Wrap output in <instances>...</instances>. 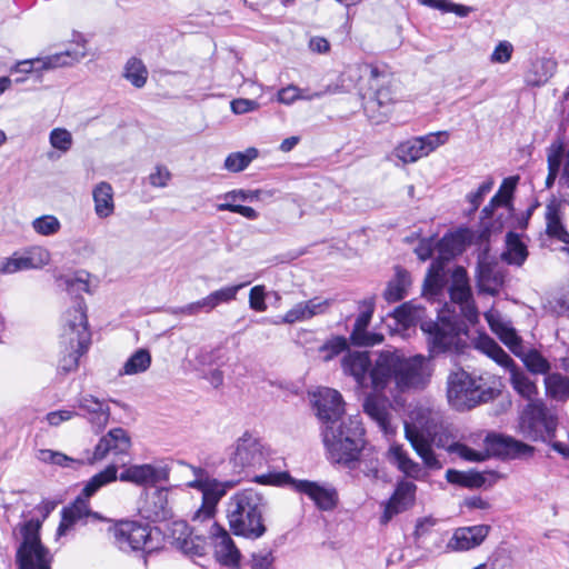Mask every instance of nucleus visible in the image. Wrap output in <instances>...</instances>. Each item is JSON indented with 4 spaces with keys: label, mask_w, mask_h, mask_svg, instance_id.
<instances>
[{
    "label": "nucleus",
    "mask_w": 569,
    "mask_h": 569,
    "mask_svg": "<svg viewBox=\"0 0 569 569\" xmlns=\"http://www.w3.org/2000/svg\"><path fill=\"white\" fill-rule=\"evenodd\" d=\"M253 481L264 486H288L295 491L306 495L318 509L333 510L339 502L337 489L329 483L293 479L287 471H270L253 477Z\"/></svg>",
    "instance_id": "1a4fd4ad"
},
{
    "label": "nucleus",
    "mask_w": 569,
    "mask_h": 569,
    "mask_svg": "<svg viewBox=\"0 0 569 569\" xmlns=\"http://www.w3.org/2000/svg\"><path fill=\"white\" fill-rule=\"evenodd\" d=\"M342 370L346 375L353 377L361 388L371 387L375 391H382V386L376 385L375 371L377 358L371 359L368 351H349L342 358Z\"/></svg>",
    "instance_id": "a211bd4d"
},
{
    "label": "nucleus",
    "mask_w": 569,
    "mask_h": 569,
    "mask_svg": "<svg viewBox=\"0 0 569 569\" xmlns=\"http://www.w3.org/2000/svg\"><path fill=\"white\" fill-rule=\"evenodd\" d=\"M411 286L410 273L400 268H396L395 277L388 282L387 288L383 292V297L388 302H397L402 300Z\"/></svg>",
    "instance_id": "72a5a7b5"
},
{
    "label": "nucleus",
    "mask_w": 569,
    "mask_h": 569,
    "mask_svg": "<svg viewBox=\"0 0 569 569\" xmlns=\"http://www.w3.org/2000/svg\"><path fill=\"white\" fill-rule=\"evenodd\" d=\"M432 369L426 357H405L399 350H385L377 356L376 385L386 389L393 381L399 391L423 389L430 381Z\"/></svg>",
    "instance_id": "39448f33"
},
{
    "label": "nucleus",
    "mask_w": 569,
    "mask_h": 569,
    "mask_svg": "<svg viewBox=\"0 0 569 569\" xmlns=\"http://www.w3.org/2000/svg\"><path fill=\"white\" fill-rule=\"evenodd\" d=\"M442 259L443 258L441 257V259L435 260L429 268L428 276L426 279V284L429 288H439L440 287V282H441V278H442V269H443Z\"/></svg>",
    "instance_id": "680f3d73"
},
{
    "label": "nucleus",
    "mask_w": 569,
    "mask_h": 569,
    "mask_svg": "<svg viewBox=\"0 0 569 569\" xmlns=\"http://www.w3.org/2000/svg\"><path fill=\"white\" fill-rule=\"evenodd\" d=\"M485 318L490 329L523 362L529 372L533 375H549L551 365L548 359L536 348L526 346L509 322L502 320L498 313L493 312H487Z\"/></svg>",
    "instance_id": "6e6552de"
},
{
    "label": "nucleus",
    "mask_w": 569,
    "mask_h": 569,
    "mask_svg": "<svg viewBox=\"0 0 569 569\" xmlns=\"http://www.w3.org/2000/svg\"><path fill=\"white\" fill-rule=\"evenodd\" d=\"M476 347L509 372L511 386L521 397L531 400L538 395L536 383L492 338L479 337Z\"/></svg>",
    "instance_id": "f8f14e48"
},
{
    "label": "nucleus",
    "mask_w": 569,
    "mask_h": 569,
    "mask_svg": "<svg viewBox=\"0 0 569 569\" xmlns=\"http://www.w3.org/2000/svg\"><path fill=\"white\" fill-rule=\"evenodd\" d=\"M463 234L460 232L445 236L439 242L438 248L445 260L450 259L463 250Z\"/></svg>",
    "instance_id": "09e8293b"
},
{
    "label": "nucleus",
    "mask_w": 569,
    "mask_h": 569,
    "mask_svg": "<svg viewBox=\"0 0 569 569\" xmlns=\"http://www.w3.org/2000/svg\"><path fill=\"white\" fill-rule=\"evenodd\" d=\"M50 254L48 250L41 247H33L26 252L6 259L1 271L4 273H14L21 270L40 269L49 263Z\"/></svg>",
    "instance_id": "b1692460"
},
{
    "label": "nucleus",
    "mask_w": 569,
    "mask_h": 569,
    "mask_svg": "<svg viewBox=\"0 0 569 569\" xmlns=\"http://www.w3.org/2000/svg\"><path fill=\"white\" fill-rule=\"evenodd\" d=\"M169 470L161 463L133 465L119 476L121 481L132 482L138 486H153L166 481Z\"/></svg>",
    "instance_id": "4be33fe9"
},
{
    "label": "nucleus",
    "mask_w": 569,
    "mask_h": 569,
    "mask_svg": "<svg viewBox=\"0 0 569 569\" xmlns=\"http://www.w3.org/2000/svg\"><path fill=\"white\" fill-rule=\"evenodd\" d=\"M149 183L156 188H164L171 179L170 171L163 166H157L154 172L149 174Z\"/></svg>",
    "instance_id": "0e129e2a"
},
{
    "label": "nucleus",
    "mask_w": 569,
    "mask_h": 569,
    "mask_svg": "<svg viewBox=\"0 0 569 569\" xmlns=\"http://www.w3.org/2000/svg\"><path fill=\"white\" fill-rule=\"evenodd\" d=\"M447 398L457 410L463 411L487 401V392L481 390L477 379L465 370L451 372L447 380Z\"/></svg>",
    "instance_id": "4468645a"
},
{
    "label": "nucleus",
    "mask_w": 569,
    "mask_h": 569,
    "mask_svg": "<svg viewBox=\"0 0 569 569\" xmlns=\"http://www.w3.org/2000/svg\"><path fill=\"white\" fill-rule=\"evenodd\" d=\"M37 458L43 463H51L62 468L78 469L84 465V461L81 459H76L64 455L63 452L50 449H40L37 452Z\"/></svg>",
    "instance_id": "a19ab883"
},
{
    "label": "nucleus",
    "mask_w": 569,
    "mask_h": 569,
    "mask_svg": "<svg viewBox=\"0 0 569 569\" xmlns=\"http://www.w3.org/2000/svg\"><path fill=\"white\" fill-rule=\"evenodd\" d=\"M546 393L549 398L563 401L569 398V377L558 372L545 377Z\"/></svg>",
    "instance_id": "58836bf2"
},
{
    "label": "nucleus",
    "mask_w": 569,
    "mask_h": 569,
    "mask_svg": "<svg viewBox=\"0 0 569 569\" xmlns=\"http://www.w3.org/2000/svg\"><path fill=\"white\" fill-rule=\"evenodd\" d=\"M348 348V343L346 338L343 337H335L329 340L327 343L320 347V352H323V360L329 361L335 356L339 355L343 350Z\"/></svg>",
    "instance_id": "5fc2aeb1"
},
{
    "label": "nucleus",
    "mask_w": 569,
    "mask_h": 569,
    "mask_svg": "<svg viewBox=\"0 0 569 569\" xmlns=\"http://www.w3.org/2000/svg\"><path fill=\"white\" fill-rule=\"evenodd\" d=\"M78 413L74 410L63 409L51 411L47 415L46 419L50 426L57 427L63 421H68L76 417Z\"/></svg>",
    "instance_id": "338daca9"
},
{
    "label": "nucleus",
    "mask_w": 569,
    "mask_h": 569,
    "mask_svg": "<svg viewBox=\"0 0 569 569\" xmlns=\"http://www.w3.org/2000/svg\"><path fill=\"white\" fill-rule=\"evenodd\" d=\"M362 407L365 413L377 422L383 433L393 432L387 398L370 393L365 398Z\"/></svg>",
    "instance_id": "473e14b6"
},
{
    "label": "nucleus",
    "mask_w": 569,
    "mask_h": 569,
    "mask_svg": "<svg viewBox=\"0 0 569 569\" xmlns=\"http://www.w3.org/2000/svg\"><path fill=\"white\" fill-rule=\"evenodd\" d=\"M49 141L52 148L66 153L72 147V136L63 128H54L49 136Z\"/></svg>",
    "instance_id": "3c124183"
},
{
    "label": "nucleus",
    "mask_w": 569,
    "mask_h": 569,
    "mask_svg": "<svg viewBox=\"0 0 569 569\" xmlns=\"http://www.w3.org/2000/svg\"><path fill=\"white\" fill-rule=\"evenodd\" d=\"M395 154L405 163L416 162L417 160L426 157L419 137L401 142L395 149Z\"/></svg>",
    "instance_id": "79ce46f5"
},
{
    "label": "nucleus",
    "mask_w": 569,
    "mask_h": 569,
    "mask_svg": "<svg viewBox=\"0 0 569 569\" xmlns=\"http://www.w3.org/2000/svg\"><path fill=\"white\" fill-rule=\"evenodd\" d=\"M546 223L548 236L569 243V232L565 229L560 218V203L555 199L547 204Z\"/></svg>",
    "instance_id": "f704fd0d"
},
{
    "label": "nucleus",
    "mask_w": 569,
    "mask_h": 569,
    "mask_svg": "<svg viewBox=\"0 0 569 569\" xmlns=\"http://www.w3.org/2000/svg\"><path fill=\"white\" fill-rule=\"evenodd\" d=\"M151 365V355L149 350L140 348L136 350L123 363L119 376L139 375L149 369Z\"/></svg>",
    "instance_id": "ea45409f"
},
{
    "label": "nucleus",
    "mask_w": 569,
    "mask_h": 569,
    "mask_svg": "<svg viewBox=\"0 0 569 569\" xmlns=\"http://www.w3.org/2000/svg\"><path fill=\"white\" fill-rule=\"evenodd\" d=\"M349 71L366 77L370 89L373 91V97L365 104L368 117L376 123L386 121L389 107L396 102L391 74L369 63H358L350 67Z\"/></svg>",
    "instance_id": "0eeeda50"
},
{
    "label": "nucleus",
    "mask_w": 569,
    "mask_h": 569,
    "mask_svg": "<svg viewBox=\"0 0 569 569\" xmlns=\"http://www.w3.org/2000/svg\"><path fill=\"white\" fill-rule=\"evenodd\" d=\"M83 521H108L107 518L90 509L89 498L79 495L76 500L62 510V520L58 527L57 535L62 536L74 523Z\"/></svg>",
    "instance_id": "412c9836"
},
{
    "label": "nucleus",
    "mask_w": 569,
    "mask_h": 569,
    "mask_svg": "<svg viewBox=\"0 0 569 569\" xmlns=\"http://www.w3.org/2000/svg\"><path fill=\"white\" fill-rule=\"evenodd\" d=\"M259 103L256 100L239 98L231 102V109L237 114H243L258 109Z\"/></svg>",
    "instance_id": "774afa93"
},
{
    "label": "nucleus",
    "mask_w": 569,
    "mask_h": 569,
    "mask_svg": "<svg viewBox=\"0 0 569 569\" xmlns=\"http://www.w3.org/2000/svg\"><path fill=\"white\" fill-rule=\"evenodd\" d=\"M123 77L136 88H142L148 79V70L138 58H130L123 71Z\"/></svg>",
    "instance_id": "a18cd8bd"
},
{
    "label": "nucleus",
    "mask_w": 569,
    "mask_h": 569,
    "mask_svg": "<svg viewBox=\"0 0 569 569\" xmlns=\"http://www.w3.org/2000/svg\"><path fill=\"white\" fill-rule=\"evenodd\" d=\"M448 131L431 132L426 136L419 137L426 156L435 151L438 147L445 144L448 141Z\"/></svg>",
    "instance_id": "603ef678"
},
{
    "label": "nucleus",
    "mask_w": 569,
    "mask_h": 569,
    "mask_svg": "<svg viewBox=\"0 0 569 569\" xmlns=\"http://www.w3.org/2000/svg\"><path fill=\"white\" fill-rule=\"evenodd\" d=\"M392 316L405 329L420 323L432 355L451 350L459 352L466 343L463 337L468 335V325L458 316H441L438 321H426L425 308L411 301L396 308Z\"/></svg>",
    "instance_id": "20e7f679"
},
{
    "label": "nucleus",
    "mask_w": 569,
    "mask_h": 569,
    "mask_svg": "<svg viewBox=\"0 0 569 569\" xmlns=\"http://www.w3.org/2000/svg\"><path fill=\"white\" fill-rule=\"evenodd\" d=\"M63 349V356L60 358L58 363L59 372L67 375L74 370H77L79 366V358L88 350V349H78L71 345H61Z\"/></svg>",
    "instance_id": "de8ad7c7"
},
{
    "label": "nucleus",
    "mask_w": 569,
    "mask_h": 569,
    "mask_svg": "<svg viewBox=\"0 0 569 569\" xmlns=\"http://www.w3.org/2000/svg\"><path fill=\"white\" fill-rule=\"evenodd\" d=\"M515 186H516V179H512V178L505 179L500 189L498 190V192L491 198L489 204L482 209L481 221H482V224H483L486 231H490L487 226L486 219L490 218V216L492 214L493 210L497 207L509 204L511 193L515 189Z\"/></svg>",
    "instance_id": "4c0bfd02"
},
{
    "label": "nucleus",
    "mask_w": 569,
    "mask_h": 569,
    "mask_svg": "<svg viewBox=\"0 0 569 569\" xmlns=\"http://www.w3.org/2000/svg\"><path fill=\"white\" fill-rule=\"evenodd\" d=\"M194 475L196 479L190 481L189 486L201 491L202 505L194 512L192 521L200 523L211 521L209 538L213 545L217 561L232 569L238 568L241 559L239 549L229 532L213 521L218 502L236 483L233 481L220 482L217 479L209 478L200 468L194 469Z\"/></svg>",
    "instance_id": "7ed1b4c3"
},
{
    "label": "nucleus",
    "mask_w": 569,
    "mask_h": 569,
    "mask_svg": "<svg viewBox=\"0 0 569 569\" xmlns=\"http://www.w3.org/2000/svg\"><path fill=\"white\" fill-rule=\"evenodd\" d=\"M31 224L36 233L46 237L53 236L61 229L59 219L52 214H43L38 217L32 221Z\"/></svg>",
    "instance_id": "8fccbe9b"
},
{
    "label": "nucleus",
    "mask_w": 569,
    "mask_h": 569,
    "mask_svg": "<svg viewBox=\"0 0 569 569\" xmlns=\"http://www.w3.org/2000/svg\"><path fill=\"white\" fill-rule=\"evenodd\" d=\"M86 56V47L83 43H77L74 49H68L62 52L46 57H37L17 61L10 68V74L14 73H41L42 71L54 70L57 68L71 66Z\"/></svg>",
    "instance_id": "f3484780"
},
{
    "label": "nucleus",
    "mask_w": 569,
    "mask_h": 569,
    "mask_svg": "<svg viewBox=\"0 0 569 569\" xmlns=\"http://www.w3.org/2000/svg\"><path fill=\"white\" fill-rule=\"evenodd\" d=\"M513 52V47L509 41H500L490 56L493 63H507L510 61Z\"/></svg>",
    "instance_id": "6e6d98bb"
},
{
    "label": "nucleus",
    "mask_w": 569,
    "mask_h": 569,
    "mask_svg": "<svg viewBox=\"0 0 569 569\" xmlns=\"http://www.w3.org/2000/svg\"><path fill=\"white\" fill-rule=\"evenodd\" d=\"M77 408L82 416L98 430L103 429L110 419V408L104 400L90 393H81L76 399Z\"/></svg>",
    "instance_id": "393cba45"
},
{
    "label": "nucleus",
    "mask_w": 569,
    "mask_h": 569,
    "mask_svg": "<svg viewBox=\"0 0 569 569\" xmlns=\"http://www.w3.org/2000/svg\"><path fill=\"white\" fill-rule=\"evenodd\" d=\"M227 458L234 473L249 475L267 463L268 449L258 437L246 431L228 447Z\"/></svg>",
    "instance_id": "9b49d317"
},
{
    "label": "nucleus",
    "mask_w": 569,
    "mask_h": 569,
    "mask_svg": "<svg viewBox=\"0 0 569 569\" xmlns=\"http://www.w3.org/2000/svg\"><path fill=\"white\" fill-rule=\"evenodd\" d=\"M249 305L250 308L262 312L267 310V305L264 302V287L256 286L250 290L249 293Z\"/></svg>",
    "instance_id": "e2e57ef3"
},
{
    "label": "nucleus",
    "mask_w": 569,
    "mask_h": 569,
    "mask_svg": "<svg viewBox=\"0 0 569 569\" xmlns=\"http://www.w3.org/2000/svg\"><path fill=\"white\" fill-rule=\"evenodd\" d=\"M247 283H240L234 286L223 287L219 290H216L204 297V305L207 310L210 312L214 308H217L221 303H228L236 299L237 293L240 289H242Z\"/></svg>",
    "instance_id": "c03bdc74"
},
{
    "label": "nucleus",
    "mask_w": 569,
    "mask_h": 569,
    "mask_svg": "<svg viewBox=\"0 0 569 569\" xmlns=\"http://www.w3.org/2000/svg\"><path fill=\"white\" fill-rule=\"evenodd\" d=\"M528 257L527 246L520 240L519 236L508 232L506 236V250L501 253V259L508 264L520 267Z\"/></svg>",
    "instance_id": "e433bc0d"
},
{
    "label": "nucleus",
    "mask_w": 569,
    "mask_h": 569,
    "mask_svg": "<svg viewBox=\"0 0 569 569\" xmlns=\"http://www.w3.org/2000/svg\"><path fill=\"white\" fill-rule=\"evenodd\" d=\"M489 531L490 527L487 525L458 528L453 532L449 547L457 551L472 549L486 539Z\"/></svg>",
    "instance_id": "2f4dec72"
},
{
    "label": "nucleus",
    "mask_w": 569,
    "mask_h": 569,
    "mask_svg": "<svg viewBox=\"0 0 569 569\" xmlns=\"http://www.w3.org/2000/svg\"><path fill=\"white\" fill-rule=\"evenodd\" d=\"M200 312L208 313L207 307L204 305V299H200L198 301L188 303L182 307H176L170 309V313L178 316V315H186V316H196Z\"/></svg>",
    "instance_id": "bf43d9fd"
},
{
    "label": "nucleus",
    "mask_w": 569,
    "mask_h": 569,
    "mask_svg": "<svg viewBox=\"0 0 569 569\" xmlns=\"http://www.w3.org/2000/svg\"><path fill=\"white\" fill-rule=\"evenodd\" d=\"M493 187V181L491 179L485 181L480 184L476 192H471L467 196L468 201L471 203V212H475L479 206L481 204L485 196L490 192Z\"/></svg>",
    "instance_id": "4d7b16f0"
},
{
    "label": "nucleus",
    "mask_w": 569,
    "mask_h": 569,
    "mask_svg": "<svg viewBox=\"0 0 569 569\" xmlns=\"http://www.w3.org/2000/svg\"><path fill=\"white\" fill-rule=\"evenodd\" d=\"M196 528H190L186 521H174L170 527L172 545L184 555L194 558L206 555L207 539L203 535L197 533Z\"/></svg>",
    "instance_id": "6ab92c4d"
},
{
    "label": "nucleus",
    "mask_w": 569,
    "mask_h": 569,
    "mask_svg": "<svg viewBox=\"0 0 569 569\" xmlns=\"http://www.w3.org/2000/svg\"><path fill=\"white\" fill-rule=\"evenodd\" d=\"M446 479L450 483H458V485H463V486H472V485L480 486L483 480L482 476L477 473L473 477V480L469 481V480H467V476L463 472H460V471H457L453 469L447 470Z\"/></svg>",
    "instance_id": "052dcab7"
},
{
    "label": "nucleus",
    "mask_w": 569,
    "mask_h": 569,
    "mask_svg": "<svg viewBox=\"0 0 569 569\" xmlns=\"http://www.w3.org/2000/svg\"><path fill=\"white\" fill-rule=\"evenodd\" d=\"M267 501L253 489L238 491L230 497L227 508L229 527L236 536L259 539L266 531L263 515Z\"/></svg>",
    "instance_id": "423d86ee"
},
{
    "label": "nucleus",
    "mask_w": 569,
    "mask_h": 569,
    "mask_svg": "<svg viewBox=\"0 0 569 569\" xmlns=\"http://www.w3.org/2000/svg\"><path fill=\"white\" fill-rule=\"evenodd\" d=\"M90 341L86 303L82 298H78L74 306L62 316L60 345H71L81 350L88 349Z\"/></svg>",
    "instance_id": "2eb2a0df"
},
{
    "label": "nucleus",
    "mask_w": 569,
    "mask_h": 569,
    "mask_svg": "<svg viewBox=\"0 0 569 569\" xmlns=\"http://www.w3.org/2000/svg\"><path fill=\"white\" fill-rule=\"evenodd\" d=\"M217 209L219 211L236 212V213H239V214H241L244 218L250 219V220H254V219L258 218V212L253 208L247 207V206H242V204L224 202V203H219L217 206Z\"/></svg>",
    "instance_id": "13d9d810"
},
{
    "label": "nucleus",
    "mask_w": 569,
    "mask_h": 569,
    "mask_svg": "<svg viewBox=\"0 0 569 569\" xmlns=\"http://www.w3.org/2000/svg\"><path fill=\"white\" fill-rule=\"evenodd\" d=\"M109 532L112 533L113 543L121 551H141L144 565L152 555L160 551V548L153 545L152 529L148 525L121 521L111 527Z\"/></svg>",
    "instance_id": "ddd939ff"
},
{
    "label": "nucleus",
    "mask_w": 569,
    "mask_h": 569,
    "mask_svg": "<svg viewBox=\"0 0 569 569\" xmlns=\"http://www.w3.org/2000/svg\"><path fill=\"white\" fill-rule=\"evenodd\" d=\"M94 211L99 218H108L114 211L113 190L110 183H98L92 192Z\"/></svg>",
    "instance_id": "c9c22d12"
},
{
    "label": "nucleus",
    "mask_w": 569,
    "mask_h": 569,
    "mask_svg": "<svg viewBox=\"0 0 569 569\" xmlns=\"http://www.w3.org/2000/svg\"><path fill=\"white\" fill-rule=\"evenodd\" d=\"M417 486L407 480L398 482L397 488L389 499L385 512L382 515V522H388L395 515L407 510L413 505L416 498Z\"/></svg>",
    "instance_id": "cd10ccee"
},
{
    "label": "nucleus",
    "mask_w": 569,
    "mask_h": 569,
    "mask_svg": "<svg viewBox=\"0 0 569 569\" xmlns=\"http://www.w3.org/2000/svg\"><path fill=\"white\" fill-rule=\"evenodd\" d=\"M130 447L131 439L124 429H111L106 436H103L99 440L94 448L93 458L89 459V462L91 463L93 460H102L108 455H127Z\"/></svg>",
    "instance_id": "5701e85b"
},
{
    "label": "nucleus",
    "mask_w": 569,
    "mask_h": 569,
    "mask_svg": "<svg viewBox=\"0 0 569 569\" xmlns=\"http://www.w3.org/2000/svg\"><path fill=\"white\" fill-rule=\"evenodd\" d=\"M317 417L326 425L323 443L333 462L355 469L365 447V429L359 416L343 418L345 402L335 389L320 388L313 393Z\"/></svg>",
    "instance_id": "f257e3e1"
},
{
    "label": "nucleus",
    "mask_w": 569,
    "mask_h": 569,
    "mask_svg": "<svg viewBox=\"0 0 569 569\" xmlns=\"http://www.w3.org/2000/svg\"><path fill=\"white\" fill-rule=\"evenodd\" d=\"M258 153L256 148H248L244 152H232L224 160V169L230 172L243 171Z\"/></svg>",
    "instance_id": "49530a36"
},
{
    "label": "nucleus",
    "mask_w": 569,
    "mask_h": 569,
    "mask_svg": "<svg viewBox=\"0 0 569 569\" xmlns=\"http://www.w3.org/2000/svg\"><path fill=\"white\" fill-rule=\"evenodd\" d=\"M331 301L328 299H320L318 297L308 301H301L288 310L281 318V323L292 325L300 321H306L315 316L325 313L330 307Z\"/></svg>",
    "instance_id": "c756f323"
},
{
    "label": "nucleus",
    "mask_w": 569,
    "mask_h": 569,
    "mask_svg": "<svg viewBox=\"0 0 569 569\" xmlns=\"http://www.w3.org/2000/svg\"><path fill=\"white\" fill-rule=\"evenodd\" d=\"M557 426V417L541 403H528L520 418L522 433L535 441H551Z\"/></svg>",
    "instance_id": "dca6fc26"
},
{
    "label": "nucleus",
    "mask_w": 569,
    "mask_h": 569,
    "mask_svg": "<svg viewBox=\"0 0 569 569\" xmlns=\"http://www.w3.org/2000/svg\"><path fill=\"white\" fill-rule=\"evenodd\" d=\"M152 499L156 505V509L152 513L148 515V518H152L153 520L164 519L169 511L167 510V499L162 492H157L152 496Z\"/></svg>",
    "instance_id": "69168bd1"
},
{
    "label": "nucleus",
    "mask_w": 569,
    "mask_h": 569,
    "mask_svg": "<svg viewBox=\"0 0 569 569\" xmlns=\"http://www.w3.org/2000/svg\"><path fill=\"white\" fill-rule=\"evenodd\" d=\"M451 300L459 305L461 313L469 322L478 320V311L472 301L467 271L457 267L452 273V284L449 289Z\"/></svg>",
    "instance_id": "aec40b11"
},
{
    "label": "nucleus",
    "mask_w": 569,
    "mask_h": 569,
    "mask_svg": "<svg viewBox=\"0 0 569 569\" xmlns=\"http://www.w3.org/2000/svg\"><path fill=\"white\" fill-rule=\"evenodd\" d=\"M117 479V467L108 466L104 470L94 475L83 487L81 495L91 498L101 487Z\"/></svg>",
    "instance_id": "37998d69"
},
{
    "label": "nucleus",
    "mask_w": 569,
    "mask_h": 569,
    "mask_svg": "<svg viewBox=\"0 0 569 569\" xmlns=\"http://www.w3.org/2000/svg\"><path fill=\"white\" fill-rule=\"evenodd\" d=\"M274 557L272 550L263 549L251 555L250 569H273Z\"/></svg>",
    "instance_id": "864d4df0"
},
{
    "label": "nucleus",
    "mask_w": 569,
    "mask_h": 569,
    "mask_svg": "<svg viewBox=\"0 0 569 569\" xmlns=\"http://www.w3.org/2000/svg\"><path fill=\"white\" fill-rule=\"evenodd\" d=\"M569 149V139L565 134H558L546 150L548 176L546 178V188L550 189L557 178L563 172L566 157Z\"/></svg>",
    "instance_id": "bb28decb"
},
{
    "label": "nucleus",
    "mask_w": 569,
    "mask_h": 569,
    "mask_svg": "<svg viewBox=\"0 0 569 569\" xmlns=\"http://www.w3.org/2000/svg\"><path fill=\"white\" fill-rule=\"evenodd\" d=\"M405 436L416 453L421 458L423 466L412 460L400 445H392L388 450V459L406 477L415 480H423L428 473L425 469L440 470L443 467L433 448L445 449L449 453H457L467 461L479 462L488 458V452L476 451L460 442H448L447 437H430L415 425H405Z\"/></svg>",
    "instance_id": "f03ea898"
},
{
    "label": "nucleus",
    "mask_w": 569,
    "mask_h": 569,
    "mask_svg": "<svg viewBox=\"0 0 569 569\" xmlns=\"http://www.w3.org/2000/svg\"><path fill=\"white\" fill-rule=\"evenodd\" d=\"M41 526L39 519H30L19 526L22 536L16 553L19 569H51L52 555L41 541Z\"/></svg>",
    "instance_id": "9d476101"
},
{
    "label": "nucleus",
    "mask_w": 569,
    "mask_h": 569,
    "mask_svg": "<svg viewBox=\"0 0 569 569\" xmlns=\"http://www.w3.org/2000/svg\"><path fill=\"white\" fill-rule=\"evenodd\" d=\"M505 282V272L497 261L482 258L478 263V287L480 291L495 296Z\"/></svg>",
    "instance_id": "c85d7f7f"
},
{
    "label": "nucleus",
    "mask_w": 569,
    "mask_h": 569,
    "mask_svg": "<svg viewBox=\"0 0 569 569\" xmlns=\"http://www.w3.org/2000/svg\"><path fill=\"white\" fill-rule=\"evenodd\" d=\"M486 443L491 453L510 459L526 458L533 453V447L512 437L488 435Z\"/></svg>",
    "instance_id": "a878e982"
},
{
    "label": "nucleus",
    "mask_w": 569,
    "mask_h": 569,
    "mask_svg": "<svg viewBox=\"0 0 569 569\" xmlns=\"http://www.w3.org/2000/svg\"><path fill=\"white\" fill-rule=\"evenodd\" d=\"M362 303L366 309L357 317L350 335V340L356 346H375L382 340V336L367 331L371 321L375 305L372 300H365Z\"/></svg>",
    "instance_id": "7c9ffc66"
}]
</instances>
